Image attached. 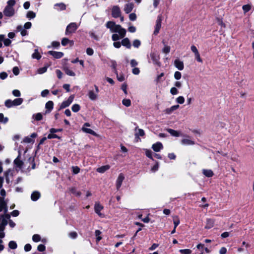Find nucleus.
<instances>
[{"label":"nucleus","instance_id":"obj_19","mask_svg":"<svg viewBox=\"0 0 254 254\" xmlns=\"http://www.w3.org/2000/svg\"><path fill=\"white\" fill-rule=\"evenodd\" d=\"M3 210H4L5 213L7 212L6 204L3 198H0V212Z\"/></svg>","mask_w":254,"mask_h":254},{"label":"nucleus","instance_id":"obj_45","mask_svg":"<svg viewBox=\"0 0 254 254\" xmlns=\"http://www.w3.org/2000/svg\"><path fill=\"white\" fill-rule=\"evenodd\" d=\"M179 252L181 254H191V251L190 249H182Z\"/></svg>","mask_w":254,"mask_h":254},{"label":"nucleus","instance_id":"obj_59","mask_svg":"<svg viewBox=\"0 0 254 254\" xmlns=\"http://www.w3.org/2000/svg\"><path fill=\"white\" fill-rule=\"evenodd\" d=\"M47 137L49 139L59 138V137L57 135L54 134V133L49 134Z\"/></svg>","mask_w":254,"mask_h":254},{"label":"nucleus","instance_id":"obj_21","mask_svg":"<svg viewBox=\"0 0 254 254\" xmlns=\"http://www.w3.org/2000/svg\"><path fill=\"white\" fill-rule=\"evenodd\" d=\"M181 143L183 145H190L194 144V142L190 138H184L182 140Z\"/></svg>","mask_w":254,"mask_h":254},{"label":"nucleus","instance_id":"obj_13","mask_svg":"<svg viewBox=\"0 0 254 254\" xmlns=\"http://www.w3.org/2000/svg\"><path fill=\"white\" fill-rule=\"evenodd\" d=\"M103 209V206H102L99 203H95L94 205V210L95 212L101 217H103V215L100 212Z\"/></svg>","mask_w":254,"mask_h":254},{"label":"nucleus","instance_id":"obj_4","mask_svg":"<svg viewBox=\"0 0 254 254\" xmlns=\"http://www.w3.org/2000/svg\"><path fill=\"white\" fill-rule=\"evenodd\" d=\"M23 101L22 98H16L13 100H11L10 99H8L5 100L4 102L5 106L7 108H11L13 106H17L20 105Z\"/></svg>","mask_w":254,"mask_h":254},{"label":"nucleus","instance_id":"obj_38","mask_svg":"<svg viewBox=\"0 0 254 254\" xmlns=\"http://www.w3.org/2000/svg\"><path fill=\"white\" fill-rule=\"evenodd\" d=\"M80 107L78 104H75L72 105L71 109L73 112H77L79 111Z\"/></svg>","mask_w":254,"mask_h":254},{"label":"nucleus","instance_id":"obj_24","mask_svg":"<svg viewBox=\"0 0 254 254\" xmlns=\"http://www.w3.org/2000/svg\"><path fill=\"white\" fill-rule=\"evenodd\" d=\"M179 105H176L172 106L169 108L166 109L165 110V113L168 114H171L174 111L177 110L179 108Z\"/></svg>","mask_w":254,"mask_h":254},{"label":"nucleus","instance_id":"obj_34","mask_svg":"<svg viewBox=\"0 0 254 254\" xmlns=\"http://www.w3.org/2000/svg\"><path fill=\"white\" fill-rule=\"evenodd\" d=\"M95 234L96 237V242L98 243L102 239V238L100 236L101 232L100 230H97L95 232Z\"/></svg>","mask_w":254,"mask_h":254},{"label":"nucleus","instance_id":"obj_35","mask_svg":"<svg viewBox=\"0 0 254 254\" xmlns=\"http://www.w3.org/2000/svg\"><path fill=\"white\" fill-rule=\"evenodd\" d=\"M47 66H45L43 67L39 68V69H38V70L37 71V73L38 74H42V73L46 72L47 71Z\"/></svg>","mask_w":254,"mask_h":254},{"label":"nucleus","instance_id":"obj_49","mask_svg":"<svg viewBox=\"0 0 254 254\" xmlns=\"http://www.w3.org/2000/svg\"><path fill=\"white\" fill-rule=\"evenodd\" d=\"M132 44L135 48H137L140 46L141 42L139 40L136 39L133 41Z\"/></svg>","mask_w":254,"mask_h":254},{"label":"nucleus","instance_id":"obj_14","mask_svg":"<svg viewBox=\"0 0 254 254\" xmlns=\"http://www.w3.org/2000/svg\"><path fill=\"white\" fill-rule=\"evenodd\" d=\"M174 65L180 70H182L184 68V63L179 59L174 61Z\"/></svg>","mask_w":254,"mask_h":254},{"label":"nucleus","instance_id":"obj_11","mask_svg":"<svg viewBox=\"0 0 254 254\" xmlns=\"http://www.w3.org/2000/svg\"><path fill=\"white\" fill-rule=\"evenodd\" d=\"M37 136L36 133H33L31 134L30 136H26L24 138L23 142L26 143H33L34 142V138Z\"/></svg>","mask_w":254,"mask_h":254},{"label":"nucleus","instance_id":"obj_5","mask_svg":"<svg viewBox=\"0 0 254 254\" xmlns=\"http://www.w3.org/2000/svg\"><path fill=\"white\" fill-rule=\"evenodd\" d=\"M78 27V25L75 22H72L69 24L66 28L65 34L70 35L74 33Z\"/></svg>","mask_w":254,"mask_h":254},{"label":"nucleus","instance_id":"obj_1","mask_svg":"<svg viewBox=\"0 0 254 254\" xmlns=\"http://www.w3.org/2000/svg\"><path fill=\"white\" fill-rule=\"evenodd\" d=\"M106 26L107 28L110 29L111 32L118 33L117 34H113L112 36V39L113 41H116L120 38H124L126 34V30L122 27L120 25L116 24L113 21H108L106 23Z\"/></svg>","mask_w":254,"mask_h":254},{"label":"nucleus","instance_id":"obj_16","mask_svg":"<svg viewBox=\"0 0 254 254\" xmlns=\"http://www.w3.org/2000/svg\"><path fill=\"white\" fill-rule=\"evenodd\" d=\"M85 126L89 127V126H90V125L88 123H85L84 125V126L82 128V129L84 132L92 134V135H96V133L94 131H93V130H92L90 128L85 127Z\"/></svg>","mask_w":254,"mask_h":254},{"label":"nucleus","instance_id":"obj_27","mask_svg":"<svg viewBox=\"0 0 254 254\" xmlns=\"http://www.w3.org/2000/svg\"><path fill=\"white\" fill-rule=\"evenodd\" d=\"M110 166L108 165L103 166L99 168H98L97 169V171L100 173H103L105 172H106V171H107L108 170H109L110 169Z\"/></svg>","mask_w":254,"mask_h":254},{"label":"nucleus","instance_id":"obj_25","mask_svg":"<svg viewBox=\"0 0 254 254\" xmlns=\"http://www.w3.org/2000/svg\"><path fill=\"white\" fill-rule=\"evenodd\" d=\"M88 97L89 99L91 100H95L98 98V94L95 93L92 90H90L88 92Z\"/></svg>","mask_w":254,"mask_h":254},{"label":"nucleus","instance_id":"obj_15","mask_svg":"<svg viewBox=\"0 0 254 254\" xmlns=\"http://www.w3.org/2000/svg\"><path fill=\"white\" fill-rule=\"evenodd\" d=\"M133 7V3L129 2L125 5L124 10L126 13H128L132 10Z\"/></svg>","mask_w":254,"mask_h":254},{"label":"nucleus","instance_id":"obj_17","mask_svg":"<svg viewBox=\"0 0 254 254\" xmlns=\"http://www.w3.org/2000/svg\"><path fill=\"white\" fill-rule=\"evenodd\" d=\"M152 148L154 151L158 152L163 148V145L161 142H158L153 144L152 146Z\"/></svg>","mask_w":254,"mask_h":254},{"label":"nucleus","instance_id":"obj_31","mask_svg":"<svg viewBox=\"0 0 254 254\" xmlns=\"http://www.w3.org/2000/svg\"><path fill=\"white\" fill-rule=\"evenodd\" d=\"M167 131L169 132L172 136H179L180 135V133L179 131L174 130L171 128H168L167 129Z\"/></svg>","mask_w":254,"mask_h":254},{"label":"nucleus","instance_id":"obj_23","mask_svg":"<svg viewBox=\"0 0 254 254\" xmlns=\"http://www.w3.org/2000/svg\"><path fill=\"white\" fill-rule=\"evenodd\" d=\"M122 45L127 49H130L131 48V44L129 40L127 38H124L122 40Z\"/></svg>","mask_w":254,"mask_h":254},{"label":"nucleus","instance_id":"obj_53","mask_svg":"<svg viewBox=\"0 0 254 254\" xmlns=\"http://www.w3.org/2000/svg\"><path fill=\"white\" fill-rule=\"evenodd\" d=\"M196 248L197 249L201 250V253L200 254H203L204 252H203V249H204V245L203 244H202L201 243L200 244H198L197 246H196Z\"/></svg>","mask_w":254,"mask_h":254},{"label":"nucleus","instance_id":"obj_48","mask_svg":"<svg viewBox=\"0 0 254 254\" xmlns=\"http://www.w3.org/2000/svg\"><path fill=\"white\" fill-rule=\"evenodd\" d=\"M182 74L180 71H177L174 73V78L176 80H179L181 78Z\"/></svg>","mask_w":254,"mask_h":254},{"label":"nucleus","instance_id":"obj_55","mask_svg":"<svg viewBox=\"0 0 254 254\" xmlns=\"http://www.w3.org/2000/svg\"><path fill=\"white\" fill-rule=\"evenodd\" d=\"M72 170L73 173L75 174H78L80 171V168L77 166H73L72 167Z\"/></svg>","mask_w":254,"mask_h":254},{"label":"nucleus","instance_id":"obj_9","mask_svg":"<svg viewBox=\"0 0 254 254\" xmlns=\"http://www.w3.org/2000/svg\"><path fill=\"white\" fill-rule=\"evenodd\" d=\"M190 48H191V51L194 54L195 59L197 60V62L201 63L202 62V60L200 58V54H199L198 51L196 47L194 45H192L191 46Z\"/></svg>","mask_w":254,"mask_h":254},{"label":"nucleus","instance_id":"obj_32","mask_svg":"<svg viewBox=\"0 0 254 254\" xmlns=\"http://www.w3.org/2000/svg\"><path fill=\"white\" fill-rule=\"evenodd\" d=\"M54 103L52 101H49L46 104V108L48 110V112H50L53 109Z\"/></svg>","mask_w":254,"mask_h":254},{"label":"nucleus","instance_id":"obj_58","mask_svg":"<svg viewBox=\"0 0 254 254\" xmlns=\"http://www.w3.org/2000/svg\"><path fill=\"white\" fill-rule=\"evenodd\" d=\"M69 237L72 239H75L77 236V234L75 232H71L68 234Z\"/></svg>","mask_w":254,"mask_h":254},{"label":"nucleus","instance_id":"obj_10","mask_svg":"<svg viewBox=\"0 0 254 254\" xmlns=\"http://www.w3.org/2000/svg\"><path fill=\"white\" fill-rule=\"evenodd\" d=\"M150 57L153 64H157L158 66H160V63L159 61V56L157 54L154 52H152L150 53Z\"/></svg>","mask_w":254,"mask_h":254},{"label":"nucleus","instance_id":"obj_50","mask_svg":"<svg viewBox=\"0 0 254 254\" xmlns=\"http://www.w3.org/2000/svg\"><path fill=\"white\" fill-rule=\"evenodd\" d=\"M178 92L179 91L176 87H173L170 89V93L173 95H177Z\"/></svg>","mask_w":254,"mask_h":254},{"label":"nucleus","instance_id":"obj_37","mask_svg":"<svg viewBox=\"0 0 254 254\" xmlns=\"http://www.w3.org/2000/svg\"><path fill=\"white\" fill-rule=\"evenodd\" d=\"M145 133L143 129H138L137 131L135 133V136L138 137L139 136H142L144 135Z\"/></svg>","mask_w":254,"mask_h":254},{"label":"nucleus","instance_id":"obj_46","mask_svg":"<svg viewBox=\"0 0 254 254\" xmlns=\"http://www.w3.org/2000/svg\"><path fill=\"white\" fill-rule=\"evenodd\" d=\"M33 117L36 121H40L42 119V115L39 113L33 115Z\"/></svg>","mask_w":254,"mask_h":254},{"label":"nucleus","instance_id":"obj_40","mask_svg":"<svg viewBox=\"0 0 254 254\" xmlns=\"http://www.w3.org/2000/svg\"><path fill=\"white\" fill-rule=\"evenodd\" d=\"M18 31H20V34L22 36H25L27 34V31L22 28L21 26H19L17 28Z\"/></svg>","mask_w":254,"mask_h":254},{"label":"nucleus","instance_id":"obj_20","mask_svg":"<svg viewBox=\"0 0 254 254\" xmlns=\"http://www.w3.org/2000/svg\"><path fill=\"white\" fill-rule=\"evenodd\" d=\"M20 153L19 152L18 156L14 160V163L17 167H19V168H21L23 164V163L21 160H20Z\"/></svg>","mask_w":254,"mask_h":254},{"label":"nucleus","instance_id":"obj_63","mask_svg":"<svg viewBox=\"0 0 254 254\" xmlns=\"http://www.w3.org/2000/svg\"><path fill=\"white\" fill-rule=\"evenodd\" d=\"M56 73L57 75V76L59 78V79H61L62 78V76H63V73L62 72L59 70V69H57L56 70Z\"/></svg>","mask_w":254,"mask_h":254},{"label":"nucleus","instance_id":"obj_30","mask_svg":"<svg viewBox=\"0 0 254 254\" xmlns=\"http://www.w3.org/2000/svg\"><path fill=\"white\" fill-rule=\"evenodd\" d=\"M64 70L69 76H74L75 75V73L68 67H64Z\"/></svg>","mask_w":254,"mask_h":254},{"label":"nucleus","instance_id":"obj_42","mask_svg":"<svg viewBox=\"0 0 254 254\" xmlns=\"http://www.w3.org/2000/svg\"><path fill=\"white\" fill-rule=\"evenodd\" d=\"M176 102L180 104H183L185 102V98L182 96H180L176 98Z\"/></svg>","mask_w":254,"mask_h":254},{"label":"nucleus","instance_id":"obj_62","mask_svg":"<svg viewBox=\"0 0 254 254\" xmlns=\"http://www.w3.org/2000/svg\"><path fill=\"white\" fill-rule=\"evenodd\" d=\"M45 246L42 244L39 245L37 247V250L39 252H43L45 250Z\"/></svg>","mask_w":254,"mask_h":254},{"label":"nucleus","instance_id":"obj_44","mask_svg":"<svg viewBox=\"0 0 254 254\" xmlns=\"http://www.w3.org/2000/svg\"><path fill=\"white\" fill-rule=\"evenodd\" d=\"M162 51L164 53L168 54L170 51V47L166 45H164Z\"/></svg>","mask_w":254,"mask_h":254},{"label":"nucleus","instance_id":"obj_18","mask_svg":"<svg viewBox=\"0 0 254 254\" xmlns=\"http://www.w3.org/2000/svg\"><path fill=\"white\" fill-rule=\"evenodd\" d=\"M48 53L56 59H60L64 56L63 53L61 52L49 51Z\"/></svg>","mask_w":254,"mask_h":254},{"label":"nucleus","instance_id":"obj_47","mask_svg":"<svg viewBox=\"0 0 254 254\" xmlns=\"http://www.w3.org/2000/svg\"><path fill=\"white\" fill-rule=\"evenodd\" d=\"M26 16L27 18H34L35 17L36 14L34 12L32 11H29L27 12Z\"/></svg>","mask_w":254,"mask_h":254},{"label":"nucleus","instance_id":"obj_6","mask_svg":"<svg viewBox=\"0 0 254 254\" xmlns=\"http://www.w3.org/2000/svg\"><path fill=\"white\" fill-rule=\"evenodd\" d=\"M74 98V96L73 95L70 96L67 100L62 102L60 106V109H64L69 106L73 102Z\"/></svg>","mask_w":254,"mask_h":254},{"label":"nucleus","instance_id":"obj_64","mask_svg":"<svg viewBox=\"0 0 254 254\" xmlns=\"http://www.w3.org/2000/svg\"><path fill=\"white\" fill-rule=\"evenodd\" d=\"M12 71L15 75H17L19 73V68L17 66H15L13 68Z\"/></svg>","mask_w":254,"mask_h":254},{"label":"nucleus","instance_id":"obj_33","mask_svg":"<svg viewBox=\"0 0 254 254\" xmlns=\"http://www.w3.org/2000/svg\"><path fill=\"white\" fill-rule=\"evenodd\" d=\"M69 190L72 193H73V194L77 196H80L81 194V193L80 191L77 190L75 188H71Z\"/></svg>","mask_w":254,"mask_h":254},{"label":"nucleus","instance_id":"obj_3","mask_svg":"<svg viewBox=\"0 0 254 254\" xmlns=\"http://www.w3.org/2000/svg\"><path fill=\"white\" fill-rule=\"evenodd\" d=\"M14 0H9L7 2V5L3 11V14L7 17H12L15 14V10L13 6L15 4Z\"/></svg>","mask_w":254,"mask_h":254},{"label":"nucleus","instance_id":"obj_36","mask_svg":"<svg viewBox=\"0 0 254 254\" xmlns=\"http://www.w3.org/2000/svg\"><path fill=\"white\" fill-rule=\"evenodd\" d=\"M8 120L7 117H4L3 114L0 113V122L5 124L8 122Z\"/></svg>","mask_w":254,"mask_h":254},{"label":"nucleus","instance_id":"obj_56","mask_svg":"<svg viewBox=\"0 0 254 254\" xmlns=\"http://www.w3.org/2000/svg\"><path fill=\"white\" fill-rule=\"evenodd\" d=\"M173 222L174 224L175 229H176L180 223V220L177 217H176L174 218Z\"/></svg>","mask_w":254,"mask_h":254},{"label":"nucleus","instance_id":"obj_41","mask_svg":"<svg viewBox=\"0 0 254 254\" xmlns=\"http://www.w3.org/2000/svg\"><path fill=\"white\" fill-rule=\"evenodd\" d=\"M123 104L126 107H129L131 105V101L129 99H125L123 100Z\"/></svg>","mask_w":254,"mask_h":254},{"label":"nucleus","instance_id":"obj_8","mask_svg":"<svg viewBox=\"0 0 254 254\" xmlns=\"http://www.w3.org/2000/svg\"><path fill=\"white\" fill-rule=\"evenodd\" d=\"M121 15V11L120 8L117 6L115 5L112 8V15L114 18H117Z\"/></svg>","mask_w":254,"mask_h":254},{"label":"nucleus","instance_id":"obj_51","mask_svg":"<svg viewBox=\"0 0 254 254\" xmlns=\"http://www.w3.org/2000/svg\"><path fill=\"white\" fill-rule=\"evenodd\" d=\"M69 42L70 40L66 38H64L62 40V45L64 46H66L69 43Z\"/></svg>","mask_w":254,"mask_h":254},{"label":"nucleus","instance_id":"obj_26","mask_svg":"<svg viewBox=\"0 0 254 254\" xmlns=\"http://www.w3.org/2000/svg\"><path fill=\"white\" fill-rule=\"evenodd\" d=\"M40 197V193L37 191H35L31 194V198L33 201L37 200Z\"/></svg>","mask_w":254,"mask_h":254},{"label":"nucleus","instance_id":"obj_29","mask_svg":"<svg viewBox=\"0 0 254 254\" xmlns=\"http://www.w3.org/2000/svg\"><path fill=\"white\" fill-rule=\"evenodd\" d=\"M32 58L37 60H39L41 58V54L38 49H35L34 53L32 55Z\"/></svg>","mask_w":254,"mask_h":254},{"label":"nucleus","instance_id":"obj_61","mask_svg":"<svg viewBox=\"0 0 254 254\" xmlns=\"http://www.w3.org/2000/svg\"><path fill=\"white\" fill-rule=\"evenodd\" d=\"M94 53L93 50L91 48H88L86 49V54L89 56H92Z\"/></svg>","mask_w":254,"mask_h":254},{"label":"nucleus","instance_id":"obj_39","mask_svg":"<svg viewBox=\"0 0 254 254\" xmlns=\"http://www.w3.org/2000/svg\"><path fill=\"white\" fill-rule=\"evenodd\" d=\"M9 247L11 249H15L17 248V244L15 242L11 241L8 244Z\"/></svg>","mask_w":254,"mask_h":254},{"label":"nucleus","instance_id":"obj_43","mask_svg":"<svg viewBox=\"0 0 254 254\" xmlns=\"http://www.w3.org/2000/svg\"><path fill=\"white\" fill-rule=\"evenodd\" d=\"M32 240L35 242H38L41 240V237L38 234H35L32 236Z\"/></svg>","mask_w":254,"mask_h":254},{"label":"nucleus","instance_id":"obj_12","mask_svg":"<svg viewBox=\"0 0 254 254\" xmlns=\"http://www.w3.org/2000/svg\"><path fill=\"white\" fill-rule=\"evenodd\" d=\"M124 179L125 177L122 173H121L119 175L116 180V188L118 190H119L121 188Z\"/></svg>","mask_w":254,"mask_h":254},{"label":"nucleus","instance_id":"obj_60","mask_svg":"<svg viewBox=\"0 0 254 254\" xmlns=\"http://www.w3.org/2000/svg\"><path fill=\"white\" fill-rule=\"evenodd\" d=\"M55 6H59L61 10H64L65 9V7H66L65 5L63 3H57L56 4H55Z\"/></svg>","mask_w":254,"mask_h":254},{"label":"nucleus","instance_id":"obj_2","mask_svg":"<svg viewBox=\"0 0 254 254\" xmlns=\"http://www.w3.org/2000/svg\"><path fill=\"white\" fill-rule=\"evenodd\" d=\"M10 218V215L6 214L0 216V238H3L4 236V233L3 232L4 230L5 226L7 224V221ZM2 241L0 240V251L4 249V246L1 244Z\"/></svg>","mask_w":254,"mask_h":254},{"label":"nucleus","instance_id":"obj_28","mask_svg":"<svg viewBox=\"0 0 254 254\" xmlns=\"http://www.w3.org/2000/svg\"><path fill=\"white\" fill-rule=\"evenodd\" d=\"M202 173L207 177H211L214 175L213 171L209 169L202 170Z\"/></svg>","mask_w":254,"mask_h":254},{"label":"nucleus","instance_id":"obj_22","mask_svg":"<svg viewBox=\"0 0 254 254\" xmlns=\"http://www.w3.org/2000/svg\"><path fill=\"white\" fill-rule=\"evenodd\" d=\"M214 221L211 219H207L206 220V224L205 226V228L207 229H209L212 228L214 226Z\"/></svg>","mask_w":254,"mask_h":254},{"label":"nucleus","instance_id":"obj_54","mask_svg":"<svg viewBox=\"0 0 254 254\" xmlns=\"http://www.w3.org/2000/svg\"><path fill=\"white\" fill-rule=\"evenodd\" d=\"M243 9L245 13L249 11L251 9V6L249 4L244 5L243 6Z\"/></svg>","mask_w":254,"mask_h":254},{"label":"nucleus","instance_id":"obj_57","mask_svg":"<svg viewBox=\"0 0 254 254\" xmlns=\"http://www.w3.org/2000/svg\"><path fill=\"white\" fill-rule=\"evenodd\" d=\"M129 18L131 21H134L136 19V15L134 13H131L129 15Z\"/></svg>","mask_w":254,"mask_h":254},{"label":"nucleus","instance_id":"obj_7","mask_svg":"<svg viewBox=\"0 0 254 254\" xmlns=\"http://www.w3.org/2000/svg\"><path fill=\"white\" fill-rule=\"evenodd\" d=\"M162 16L159 15L157 17V19L156 21V25L155 27V30L154 31V34L157 35L161 28V22H162Z\"/></svg>","mask_w":254,"mask_h":254},{"label":"nucleus","instance_id":"obj_52","mask_svg":"<svg viewBox=\"0 0 254 254\" xmlns=\"http://www.w3.org/2000/svg\"><path fill=\"white\" fill-rule=\"evenodd\" d=\"M12 94L15 97H19L21 95L20 92L17 89H14L12 91Z\"/></svg>","mask_w":254,"mask_h":254}]
</instances>
